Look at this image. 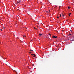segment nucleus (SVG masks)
<instances>
[{"instance_id": "nucleus-1", "label": "nucleus", "mask_w": 74, "mask_h": 74, "mask_svg": "<svg viewBox=\"0 0 74 74\" xmlns=\"http://www.w3.org/2000/svg\"><path fill=\"white\" fill-rule=\"evenodd\" d=\"M53 38H57V36H53Z\"/></svg>"}, {"instance_id": "nucleus-2", "label": "nucleus", "mask_w": 74, "mask_h": 74, "mask_svg": "<svg viewBox=\"0 0 74 74\" xmlns=\"http://www.w3.org/2000/svg\"><path fill=\"white\" fill-rule=\"evenodd\" d=\"M7 65L8 66H10V64L8 63L7 64Z\"/></svg>"}, {"instance_id": "nucleus-3", "label": "nucleus", "mask_w": 74, "mask_h": 74, "mask_svg": "<svg viewBox=\"0 0 74 74\" xmlns=\"http://www.w3.org/2000/svg\"><path fill=\"white\" fill-rule=\"evenodd\" d=\"M33 55H34V56H33V57H34V58H35V57H36V56L35 55V54H34Z\"/></svg>"}, {"instance_id": "nucleus-4", "label": "nucleus", "mask_w": 74, "mask_h": 74, "mask_svg": "<svg viewBox=\"0 0 74 74\" xmlns=\"http://www.w3.org/2000/svg\"><path fill=\"white\" fill-rule=\"evenodd\" d=\"M21 0H20L19 1H18V3H21Z\"/></svg>"}, {"instance_id": "nucleus-5", "label": "nucleus", "mask_w": 74, "mask_h": 74, "mask_svg": "<svg viewBox=\"0 0 74 74\" xmlns=\"http://www.w3.org/2000/svg\"><path fill=\"white\" fill-rule=\"evenodd\" d=\"M71 8V7H69V6H68V9H70V8Z\"/></svg>"}, {"instance_id": "nucleus-6", "label": "nucleus", "mask_w": 74, "mask_h": 74, "mask_svg": "<svg viewBox=\"0 0 74 74\" xmlns=\"http://www.w3.org/2000/svg\"><path fill=\"white\" fill-rule=\"evenodd\" d=\"M71 14V13H69V16H70Z\"/></svg>"}, {"instance_id": "nucleus-7", "label": "nucleus", "mask_w": 74, "mask_h": 74, "mask_svg": "<svg viewBox=\"0 0 74 74\" xmlns=\"http://www.w3.org/2000/svg\"><path fill=\"white\" fill-rule=\"evenodd\" d=\"M39 34L40 36H42V34Z\"/></svg>"}, {"instance_id": "nucleus-8", "label": "nucleus", "mask_w": 74, "mask_h": 74, "mask_svg": "<svg viewBox=\"0 0 74 74\" xmlns=\"http://www.w3.org/2000/svg\"><path fill=\"white\" fill-rule=\"evenodd\" d=\"M71 41H74V40L72 39V40H71Z\"/></svg>"}, {"instance_id": "nucleus-9", "label": "nucleus", "mask_w": 74, "mask_h": 74, "mask_svg": "<svg viewBox=\"0 0 74 74\" xmlns=\"http://www.w3.org/2000/svg\"><path fill=\"white\" fill-rule=\"evenodd\" d=\"M33 51V50H31V49L30 50H29V51Z\"/></svg>"}, {"instance_id": "nucleus-10", "label": "nucleus", "mask_w": 74, "mask_h": 74, "mask_svg": "<svg viewBox=\"0 0 74 74\" xmlns=\"http://www.w3.org/2000/svg\"><path fill=\"white\" fill-rule=\"evenodd\" d=\"M62 16H63V17H64V15L62 13Z\"/></svg>"}, {"instance_id": "nucleus-11", "label": "nucleus", "mask_w": 74, "mask_h": 74, "mask_svg": "<svg viewBox=\"0 0 74 74\" xmlns=\"http://www.w3.org/2000/svg\"><path fill=\"white\" fill-rule=\"evenodd\" d=\"M3 29H5V27H3Z\"/></svg>"}, {"instance_id": "nucleus-12", "label": "nucleus", "mask_w": 74, "mask_h": 74, "mask_svg": "<svg viewBox=\"0 0 74 74\" xmlns=\"http://www.w3.org/2000/svg\"><path fill=\"white\" fill-rule=\"evenodd\" d=\"M70 31H71V32H73V31H71V30Z\"/></svg>"}, {"instance_id": "nucleus-13", "label": "nucleus", "mask_w": 74, "mask_h": 74, "mask_svg": "<svg viewBox=\"0 0 74 74\" xmlns=\"http://www.w3.org/2000/svg\"><path fill=\"white\" fill-rule=\"evenodd\" d=\"M23 37H26V36L24 35L23 36Z\"/></svg>"}, {"instance_id": "nucleus-14", "label": "nucleus", "mask_w": 74, "mask_h": 74, "mask_svg": "<svg viewBox=\"0 0 74 74\" xmlns=\"http://www.w3.org/2000/svg\"><path fill=\"white\" fill-rule=\"evenodd\" d=\"M32 53V51H31L30 52H29V53Z\"/></svg>"}, {"instance_id": "nucleus-15", "label": "nucleus", "mask_w": 74, "mask_h": 74, "mask_svg": "<svg viewBox=\"0 0 74 74\" xmlns=\"http://www.w3.org/2000/svg\"><path fill=\"white\" fill-rule=\"evenodd\" d=\"M60 17H61V14H60Z\"/></svg>"}, {"instance_id": "nucleus-16", "label": "nucleus", "mask_w": 74, "mask_h": 74, "mask_svg": "<svg viewBox=\"0 0 74 74\" xmlns=\"http://www.w3.org/2000/svg\"><path fill=\"white\" fill-rule=\"evenodd\" d=\"M34 29H36V28H35V27H34Z\"/></svg>"}, {"instance_id": "nucleus-17", "label": "nucleus", "mask_w": 74, "mask_h": 74, "mask_svg": "<svg viewBox=\"0 0 74 74\" xmlns=\"http://www.w3.org/2000/svg\"><path fill=\"white\" fill-rule=\"evenodd\" d=\"M49 35L50 36H51V34H49Z\"/></svg>"}, {"instance_id": "nucleus-18", "label": "nucleus", "mask_w": 74, "mask_h": 74, "mask_svg": "<svg viewBox=\"0 0 74 74\" xmlns=\"http://www.w3.org/2000/svg\"><path fill=\"white\" fill-rule=\"evenodd\" d=\"M71 35V34H70L69 35V36H70Z\"/></svg>"}, {"instance_id": "nucleus-19", "label": "nucleus", "mask_w": 74, "mask_h": 74, "mask_svg": "<svg viewBox=\"0 0 74 74\" xmlns=\"http://www.w3.org/2000/svg\"><path fill=\"white\" fill-rule=\"evenodd\" d=\"M1 31H2V29H1Z\"/></svg>"}, {"instance_id": "nucleus-20", "label": "nucleus", "mask_w": 74, "mask_h": 74, "mask_svg": "<svg viewBox=\"0 0 74 74\" xmlns=\"http://www.w3.org/2000/svg\"><path fill=\"white\" fill-rule=\"evenodd\" d=\"M31 55H32V56H33V54H31Z\"/></svg>"}, {"instance_id": "nucleus-21", "label": "nucleus", "mask_w": 74, "mask_h": 74, "mask_svg": "<svg viewBox=\"0 0 74 74\" xmlns=\"http://www.w3.org/2000/svg\"><path fill=\"white\" fill-rule=\"evenodd\" d=\"M57 18H59V16L57 17Z\"/></svg>"}, {"instance_id": "nucleus-22", "label": "nucleus", "mask_w": 74, "mask_h": 74, "mask_svg": "<svg viewBox=\"0 0 74 74\" xmlns=\"http://www.w3.org/2000/svg\"><path fill=\"white\" fill-rule=\"evenodd\" d=\"M49 12H50V10L49 11Z\"/></svg>"}, {"instance_id": "nucleus-23", "label": "nucleus", "mask_w": 74, "mask_h": 74, "mask_svg": "<svg viewBox=\"0 0 74 74\" xmlns=\"http://www.w3.org/2000/svg\"><path fill=\"white\" fill-rule=\"evenodd\" d=\"M36 30H37V28L36 29Z\"/></svg>"}, {"instance_id": "nucleus-24", "label": "nucleus", "mask_w": 74, "mask_h": 74, "mask_svg": "<svg viewBox=\"0 0 74 74\" xmlns=\"http://www.w3.org/2000/svg\"><path fill=\"white\" fill-rule=\"evenodd\" d=\"M59 8H60V6H59Z\"/></svg>"}]
</instances>
